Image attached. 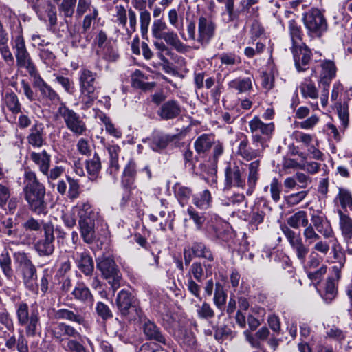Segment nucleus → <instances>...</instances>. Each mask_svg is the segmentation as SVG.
I'll use <instances>...</instances> for the list:
<instances>
[{"label":"nucleus","instance_id":"obj_57","mask_svg":"<svg viewBox=\"0 0 352 352\" xmlns=\"http://www.w3.org/2000/svg\"><path fill=\"white\" fill-rule=\"evenodd\" d=\"M42 98L46 100L47 102L52 104L58 103L60 98L55 90H54L49 85L43 87L39 91Z\"/></svg>","mask_w":352,"mask_h":352},{"label":"nucleus","instance_id":"obj_36","mask_svg":"<svg viewBox=\"0 0 352 352\" xmlns=\"http://www.w3.org/2000/svg\"><path fill=\"white\" fill-rule=\"evenodd\" d=\"M287 225L294 229L300 227L305 228L309 224V219L307 212L304 210H299L290 216L287 219Z\"/></svg>","mask_w":352,"mask_h":352},{"label":"nucleus","instance_id":"obj_43","mask_svg":"<svg viewBox=\"0 0 352 352\" xmlns=\"http://www.w3.org/2000/svg\"><path fill=\"white\" fill-rule=\"evenodd\" d=\"M300 91L303 98L317 99L318 98V91L314 84L311 80H305L300 85Z\"/></svg>","mask_w":352,"mask_h":352},{"label":"nucleus","instance_id":"obj_45","mask_svg":"<svg viewBox=\"0 0 352 352\" xmlns=\"http://www.w3.org/2000/svg\"><path fill=\"white\" fill-rule=\"evenodd\" d=\"M221 204L225 206H232L238 208L243 204L245 208L248 207V201L243 193H234L230 197H226L221 199Z\"/></svg>","mask_w":352,"mask_h":352},{"label":"nucleus","instance_id":"obj_22","mask_svg":"<svg viewBox=\"0 0 352 352\" xmlns=\"http://www.w3.org/2000/svg\"><path fill=\"white\" fill-rule=\"evenodd\" d=\"M28 143L34 148H41L45 142V128L42 123L36 122L27 137Z\"/></svg>","mask_w":352,"mask_h":352},{"label":"nucleus","instance_id":"obj_29","mask_svg":"<svg viewBox=\"0 0 352 352\" xmlns=\"http://www.w3.org/2000/svg\"><path fill=\"white\" fill-rule=\"evenodd\" d=\"M261 162L259 160H256L252 162H250L248 165V189L246 190V195L250 196L252 195L257 182L259 179V167H260Z\"/></svg>","mask_w":352,"mask_h":352},{"label":"nucleus","instance_id":"obj_35","mask_svg":"<svg viewBox=\"0 0 352 352\" xmlns=\"http://www.w3.org/2000/svg\"><path fill=\"white\" fill-rule=\"evenodd\" d=\"M160 39H163L167 45L173 47L178 52H186L187 47L180 41L177 33L172 30H168Z\"/></svg>","mask_w":352,"mask_h":352},{"label":"nucleus","instance_id":"obj_47","mask_svg":"<svg viewBox=\"0 0 352 352\" xmlns=\"http://www.w3.org/2000/svg\"><path fill=\"white\" fill-rule=\"evenodd\" d=\"M170 30L162 18L156 19L151 25L152 36L157 39H160Z\"/></svg>","mask_w":352,"mask_h":352},{"label":"nucleus","instance_id":"obj_26","mask_svg":"<svg viewBox=\"0 0 352 352\" xmlns=\"http://www.w3.org/2000/svg\"><path fill=\"white\" fill-rule=\"evenodd\" d=\"M181 113V108L175 100H168L164 102L158 109L157 115L164 120L177 118Z\"/></svg>","mask_w":352,"mask_h":352},{"label":"nucleus","instance_id":"obj_11","mask_svg":"<svg viewBox=\"0 0 352 352\" xmlns=\"http://www.w3.org/2000/svg\"><path fill=\"white\" fill-rule=\"evenodd\" d=\"M281 230L297 258L300 261V263L304 264L309 253V248L304 244L300 234L296 233L287 226H282Z\"/></svg>","mask_w":352,"mask_h":352},{"label":"nucleus","instance_id":"obj_14","mask_svg":"<svg viewBox=\"0 0 352 352\" xmlns=\"http://www.w3.org/2000/svg\"><path fill=\"white\" fill-rule=\"evenodd\" d=\"M52 338L60 346L67 340L81 338L80 333L72 325L65 322H57L50 329Z\"/></svg>","mask_w":352,"mask_h":352},{"label":"nucleus","instance_id":"obj_55","mask_svg":"<svg viewBox=\"0 0 352 352\" xmlns=\"http://www.w3.org/2000/svg\"><path fill=\"white\" fill-rule=\"evenodd\" d=\"M215 286L213 301L216 307L221 309L226 302L227 294L219 283H217Z\"/></svg>","mask_w":352,"mask_h":352},{"label":"nucleus","instance_id":"obj_18","mask_svg":"<svg viewBox=\"0 0 352 352\" xmlns=\"http://www.w3.org/2000/svg\"><path fill=\"white\" fill-rule=\"evenodd\" d=\"M225 177L226 184L230 187L234 186L243 189L245 186L243 172L235 163L228 164L225 169Z\"/></svg>","mask_w":352,"mask_h":352},{"label":"nucleus","instance_id":"obj_64","mask_svg":"<svg viewBox=\"0 0 352 352\" xmlns=\"http://www.w3.org/2000/svg\"><path fill=\"white\" fill-rule=\"evenodd\" d=\"M337 295V289L333 278H328L325 285V292L323 298L326 302H331Z\"/></svg>","mask_w":352,"mask_h":352},{"label":"nucleus","instance_id":"obj_2","mask_svg":"<svg viewBox=\"0 0 352 352\" xmlns=\"http://www.w3.org/2000/svg\"><path fill=\"white\" fill-rule=\"evenodd\" d=\"M116 304L118 314L124 320L135 321L144 317L139 300L128 290L122 289L118 293Z\"/></svg>","mask_w":352,"mask_h":352},{"label":"nucleus","instance_id":"obj_38","mask_svg":"<svg viewBox=\"0 0 352 352\" xmlns=\"http://www.w3.org/2000/svg\"><path fill=\"white\" fill-rule=\"evenodd\" d=\"M0 268L3 275L12 280L14 276V270L12 267V259L8 250H5L0 254Z\"/></svg>","mask_w":352,"mask_h":352},{"label":"nucleus","instance_id":"obj_6","mask_svg":"<svg viewBox=\"0 0 352 352\" xmlns=\"http://www.w3.org/2000/svg\"><path fill=\"white\" fill-rule=\"evenodd\" d=\"M58 115L63 119L67 128L75 135L80 136L86 133L87 129L84 119L74 110L61 103L58 111Z\"/></svg>","mask_w":352,"mask_h":352},{"label":"nucleus","instance_id":"obj_49","mask_svg":"<svg viewBox=\"0 0 352 352\" xmlns=\"http://www.w3.org/2000/svg\"><path fill=\"white\" fill-rule=\"evenodd\" d=\"M195 307L198 318L210 320L214 317V311L209 303L203 302L201 304L195 305Z\"/></svg>","mask_w":352,"mask_h":352},{"label":"nucleus","instance_id":"obj_13","mask_svg":"<svg viewBox=\"0 0 352 352\" xmlns=\"http://www.w3.org/2000/svg\"><path fill=\"white\" fill-rule=\"evenodd\" d=\"M311 222L314 228L324 239H329V242L334 243L338 242L331 223L325 214L320 212H314L311 214Z\"/></svg>","mask_w":352,"mask_h":352},{"label":"nucleus","instance_id":"obj_62","mask_svg":"<svg viewBox=\"0 0 352 352\" xmlns=\"http://www.w3.org/2000/svg\"><path fill=\"white\" fill-rule=\"evenodd\" d=\"M127 14L128 10H126L124 6L117 5L115 7V14H113L115 21L123 28L126 26Z\"/></svg>","mask_w":352,"mask_h":352},{"label":"nucleus","instance_id":"obj_54","mask_svg":"<svg viewBox=\"0 0 352 352\" xmlns=\"http://www.w3.org/2000/svg\"><path fill=\"white\" fill-rule=\"evenodd\" d=\"M86 168L88 173L92 177H96L99 173L101 169V162L97 153H95L91 159L86 161Z\"/></svg>","mask_w":352,"mask_h":352},{"label":"nucleus","instance_id":"obj_30","mask_svg":"<svg viewBox=\"0 0 352 352\" xmlns=\"http://www.w3.org/2000/svg\"><path fill=\"white\" fill-rule=\"evenodd\" d=\"M136 175V164L133 160H131L124 168L121 179L122 185L124 188H131L135 183Z\"/></svg>","mask_w":352,"mask_h":352},{"label":"nucleus","instance_id":"obj_5","mask_svg":"<svg viewBox=\"0 0 352 352\" xmlns=\"http://www.w3.org/2000/svg\"><path fill=\"white\" fill-rule=\"evenodd\" d=\"M249 127L254 146H260L263 149H265L274 131V123H264L258 117L255 116L249 122Z\"/></svg>","mask_w":352,"mask_h":352},{"label":"nucleus","instance_id":"obj_39","mask_svg":"<svg viewBox=\"0 0 352 352\" xmlns=\"http://www.w3.org/2000/svg\"><path fill=\"white\" fill-rule=\"evenodd\" d=\"M13 258L21 272L35 267L30 255L24 252H15L13 254Z\"/></svg>","mask_w":352,"mask_h":352},{"label":"nucleus","instance_id":"obj_19","mask_svg":"<svg viewBox=\"0 0 352 352\" xmlns=\"http://www.w3.org/2000/svg\"><path fill=\"white\" fill-rule=\"evenodd\" d=\"M140 320L142 322V329L144 335L147 340L155 341L164 345L167 344L166 339L162 333L160 328L158 327L154 322L144 316Z\"/></svg>","mask_w":352,"mask_h":352},{"label":"nucleus","instance_id":"obj_1","mask_svg":"<svg viewBox=\"0 0 352 352\" xmlns=\"http://www.w3.org/2000/svg\"><path fill=\"white\" fill-rule=\"evenodd\" d=\"M217 30L216 23L208 16H201L198 19L197 33H196V25L193 21L187 25L188 37H184L186 41H197L201 46L208 45L214 37Z\"/></svg>","mask_w":352,"mask_h":352},{"label":"nucleus","instance_id":"obj_23","mask_svg":"<svg viewBox=\"0 0 352 352\" xmlns=\"http://www.w3.org/2000/svg\"><path fill=\"white\" fill-rule=\"evenodd\" d=\"M339 217L338 226L343 240L346 243L352 242V218L344 213L341 209H338Z\"/></svg>","mask_w":352,"mask_h":352},{"label":"nucleus","instance_id":"obj_51","mask_svg":"<svg viewBox=\"0 0 352 352\" xmlns=\"http://www.w3.org/2000/svg\"><path fill=\"white\" fill-rule=\"evenodd\" d=\"M174 190L175 197L179 200V204L184 206L190 199L192 190L189 188L183 186L178 184L175 186Z\"/></svg>","mask_w":352,"mask_h":352},{"label":"nucleus","instance_id":"obj_7","mask_svg":"<svg viewBox=\"0 0 352 352\" xmlns=\"http://www.w3.org/2000/svg\"><path fill=\"white\" fill-rule=\"evenodd\" d=\"M96 267L101 272L102 276L108 280L115 292L120 287L121 274L114 260L110 257H99L97 259Z\"/></svg>","mask_w":352,"mask_h":352},{"label":"nucleus","instance_id":"obj_3","mask_svg":"<svg viewBox=\"0 0 352 352\" xmlns=\"http://www.w3.org/2000/svg\"><path fill=\"white\" fill-rule=\"evenodd\" d=\"M18 324L24 327L28 337H34L41 329L40 314L37 309L30 310L28 305L20 302L15 306Z\"/></svg>","mask_w":352,"mask_h":352},{"label":"nucleus","instance_id":"obj_28","mask_svg":"<svg viewBox=\"0 0 352 352\" xmlns=\"http://www.w3.org/2000/svg\"><path fill=\"white\" fill-rule=\"evenodd\" d=\"M30 159L35 164L42 174H47L50 168L51 155L45 150H43L41 152H31Z\"/></svg>","mask_w":352,"mask_h":352},{"label":"nucleus","instance_id":"obj_42","mask_svg":"<svg viewBox=\"0 0 352 352\" xmlns=\"http://www.w3.org/2000/svg\"><path fill=\"white\" fill-rule=\"evenodd\" d=\"M145 79H146V77H145L143 72L139 69H136L131 76L132 85L134 87L143 90H148L154 87V82H146L144 81Z\"/></svg>","mask_w":352,"mask_h":352},{"label":"nucleus","instance_id":"obj_61","mask_svg":"<svg viewBox=\"0 0 352 352\" xmlns=\"http://www.w3.org/2000/svg\"><path fill=\"white\" fill-rule=\"evenodd\" d=\"M307 195V190H302L290 194L285 197V204L289 207L295 206L302 202L306 198Z\"/></svg>","mask_w":352,"mask_h":352},{"label":"nucleus","instance_id":"obj_21","mask_svg":"<svg viewBox=\"0 0 352 352\" xmlns=\"http://www.w3.org/2000/svg\"><path fill=\"white\" fill-rule=\"evenodd\" d=\"M54 316L56 319L67 320L79 325L85 326L87 324L86 313L78 309L73 311L68 309H60L55 312Z\"/></svg>","mask_w":352,"mask_h":352},{"label":"nucleus","instance_id":"obj_63","mask_svg":"<svg viewBox=\"0 0 352 352\" xmlns=\"http://www.w3.org/2000/svg\"><path fill=\"white\" fill-rule=\"evenodd\" d=\"M302 234L305 241L308 244H312L321 238L320 234H319L314 228V226L309 223L305 228Z\"/></svg>","mask_w":352,"mask_h":352},{"label":"nucleus","instance_id":"obj_17","mask_svg":"<svg viewBox=\"0 0 352 352\" xmlns=\"http://www.w3.org/2000/svg\"><path fill=\"white\" fill-rule=\"evenodd\" d=\"M265 149H263L260 146L252 148L250 146L249 140L245 135H243L239 139V143L237 146L236 154L242 159L246 161H251L263 156V153Z\"/></svg>","mask_w":352,"mask_h":352},{"label":"nucleus","instance_id":"obj_48","mask_svg":"<svg viewBox=\"0 0 352 352\" xmlns=\"http://www.w3.org/2000/svg\"><path fill=\"white\" fill-rule=\"evenodd\" d=\"M25 285L30 290L34 291L36 287V267L21 272Z\"/></svg>","mask_w":352,"mask_h":352},{"label":"nucleus","instance_id":"obj_50","mask_svg":"<svg viewBox=\"0 0 352 352\" xmlns=\"http://www.w3.org/2000/svg\"><path fill=\"white\" fill-rule=\"evenodd\" d=\"M289 30L292 41V46L303 44L302 41V31L300 27L296 21L291 20L289 22Z\"/></svg>","mask_w":352,"mask_h":352},{"label":"nucleus","instance_id":"obj_10","mask_svg":"<svg viewBox=\"0 0 352 352\" xmlns=\"http://www.w3.org/2000/svg\"><path fill=\"white\" fill-rule=\"evenodd\" d=\"M12 47L14 50L17 66L19 68L25 69L28 72L33 73L36 66L27 50L24 38L21 33L14 39Z\"/></svg>","mask_w":352,"mask_h":352},{"label":"nucleus","instance_id":"obj_32","mask_svg":"<svg viewBox=\"0 0 352 352\" xmlns=\"http://www.w3.org/2000/svg\"><path fill=\"white\" fill-rule=\"evenodd\" d=\"M334 109L340 122V129L344 131L349 124V105L347 102H336L334 104Z\"/></svg>","mask_w":352,"mask_h":352},{"label":"nucleus","instance_id":"obj_56","mask_svg":"<svg viewBox=\"0 0 352 352\" xmlns=\"http://www.w3.org/2000/svg\"><path fill=\"white\" fill-rule=\"evenodd\" d=\"M94 9H98V8L92 5L91 0H78L76 16L80 18L84 14L91 12V10Z\"/></svg>","mask_w":352,"mask_h":352},{"label":"nucleus","instance_id":"obj_16","mask_svg":"<svg viewBox=\"0 0 352 352\" xmlns=\"http://www.w3.org/2000/svg\"><path fill=\"white\" fill-rule=\"evenodd\" d=\"M292 52L296 68L298 72H303L307 69V66L311 59V51L305 44L292 46Z\"/></svg>","mask_w":352,"mask_h":352},{"label":"nucleus","instance_id":"obj_58","mask_svg":"<svg viewBox=\"0 0 352 352\" xmlns=\"http://www.w3.org/2000/svg\"><path fill=\"white\" fill-rule=\"evenodd\" d=\"M97 53L104 60L109 62L116 61L119 55L116 49L111 45H109L100 50H97Z\"/></svg>","mask_w":352,"mask_h":352},{"label":"nucleus","instance_id":"obj_12","mask_svg":"<svg viewBox=\"0 0 352 352\" xmlns=\"http://www.w3.org/2000/svg\"><path fill=\"white\" fill-rule=\"evenodd\" d=\"M321 72L320 73V83L324 85V89L320 96L321 104L325 107L328 104L329 90L327 87L333 78L336 75V67L335 63L330 60L322 61L320 63Z\"/></svg>","mask_w":352,"mask_h":352},{"label":"nucleus","instance_id":"obj_27","mask_svg":"<svg viewBox=\"0 0 352 352\" xmlns=\"http://www.w3.org/2000/svg\"><path fill=\"white\" fill-rule=\"evenodd\" d=\"M172 140L173 138L170 135L157 132L154 133L144 142L148 143L153 151L158 152L166 148Z\"/></svg>","mask_w":352,"mask_h":352},{"label":"nucleus","instance_id":"obj_40","mask_svg":"<svg viewBox=\"0 0 352 352\" xmlns=\"http://www.w3.org/2000/svg\"><path fill=\"white\" fill-rule=\"evenodd\" d=\"M192 254L195 257L203 258L208 261L214 260L213 254L205 244L201 242H194L190 246Z\"/></svg>","mask_w":352,"mask_h":352},{"label":"nucleus","instance_id":"obj_24","mask_svg":"<svg viewBox=\"0 0 352 352\" xmlns=\"http://www.w3.org/2000/svg\"><path fill=\"white\" fill-rule=\"evenodd\" d=\"M74 258L82 273L87 276L92 274L94 269V261L87 252H77L74 254Z\"/></svg>","mask_w":352,"mask_h":352},{"label":"nucleus","instance_id":"obj_31","mask_svg":"<svg viewBox=\"0 0 352 352\" xmlns=\"http://www.w3.org/2000/svg\"><path fill=\"white\" fill-rule=\"evenodd\" d=\"M80 235L85 243L91 244L96 238L95 221L78 222Z\"/></svg>","mask_w":352,"mask_h":352},{"label":"nucleus","instance_id":"obj_20","mask_svg":"<svg viewBox=\"0 0 352 352\" xmlns=\"http://www.w3.org/2000/svg\"><path fill=\"white\" fill-rule=\"evenodd\" d=\"M79 218L78 222L95 221L98 212L88 201H79L74 208Z\"/></svg>","mask_w":352,"mask_h":352},{"label":"nucleus","instance_id":"obj_9","mask_svg":"<svg viewBox=\"0 0 352 352\" xmlns=\"http://www.w3.org/2000/svg\"><path fill=\"white\" fill-rule=\"evenodd\" d=\"M303 21L309 34L314 36H320L327 30V23L320 10L312 8L306 12Z\"/></svg>","mask_w":352,"mask_h":352},{"label":"nucleus","instance_id":"obj_34","mask_svg":"<svg viewBox=\"0 0 352 352\" xmlns=\"http://www.w3.org/2000/svg\"><path fill=\"white\" fill-rule=\"evenodd\" d=\"M214 143V138L213 135L203 134L195 140L194 146L196 152L201 155L210 151Z\"/></svg>","mask_w":352,"mask_h":352},{"label":"nucleus","instance_id":"obj_44","mask_svg":"<svg viewBox=\"0 0 352 352\" xmlns=\"http://www.w3.org/2000/svg\"><path fill=\"white\" fill-rule=\"evenodd\" d=\"M225 9L229 16V21H239L243 18L245 19V15L239 6L234 8V0H226Z\"/></svg>","mask_w":352,"mask_h":352},{"label":"nucleus","instance_id":"obj_60","mask_svg":"<svg viewBox=\"0 0 352 352\" xmlns=\"http://www.w3.org/2000/svg\"><path fill=\"white\" fill-rule=\"evenodd\" d=\"M187 213L190 219L195 224L197 229L201 230L206 221L204 214L197 212L192 206L188 208Z\"/></svg>","mask_w":352,"mask_h":352},{"label":"nucleus","instance_id":"obj_41","mask_svg":"<svg viewBox=\"0 0 352 352\" xmlns=\"http://www.w3.org/2000/svg\"><path fill=\"white\" fill-rule=\"evenodd\" d=\"M228 87L239 93H245L252 89V79L250 77L237 78L229 82Z\"/></svg>","mask_w":352,"mask_h":352},{"label":"nucleus","instance_id":"obj_8","mask_svg":"<svg viewBox=\"0 0 352 352\" xmlns=\"http://www.w3.org/2000/svg\"><path fill=\"white\" fill-rule=\"evenodd\" d=\"M25 199L32 211L37 214H46L47 204L45 201V188L44 185L24 188Z\"/></svg>","mask_w":352,"mask_h":352},{"label":"nucleus","instance_id":"obj_37","mask_svg":"<svg viewBox=\"0 0 352 352\" xmlns=\"http://www.w3.org/2000/svg\"><path fill=\"white\" fill-rule=\"evenodd\" d=\"M212 197L208 190H204L199 194L195 195L192 197V203L198 208L207 210L211 207Z\"/></svg>","mask_w":352,"mask_h":352},{"label":"nucleus","instance_id":"obj_33","mask_svg":"<svg viewBox=\"0 0 352 352\" xmlns=\"http://www.w3.org/2000/svg\"><path fill=\"white\" fill-rule=\"evenodd\" d=\"M335 203H338L341 207V210L349 208L352 211V193L351 192L343 187L338 188V193L334 199Z\"/></svg>","mask_w":352,"mask_h":352},{"label":"nucleus","instance_id":"obj_59","mask_svg":"<svg viewBox=\"0 0 352 352\" xmlns=\"http://www.w3.org/2000/svg\"><path fill=\"white\" fill-rule=\"evenodd\" d=\"M1 224L5 228V233L10 237H16L18 236V230L16 229V223H14L12 218L2 217L0 219Z\"/></svg>","mask_w":352,"mask_h":352},{"label":"nucleus","instance_id":"obj_4","mask_svg":"<svg viewBox=\"0 0 352 352\" xmlns=\"http://www.w3.org/2000/svg\"><path fill=\"white\" fill-rule=\"evenodd\" d=\"M96 73L87 68L81 69L79 72L80 98L85 109L92 106L94 102L98 98L96 86Z\"/></svg>","mask_w":352,"mask_h":352},{"label":"nucleus","instance_id":"obj_46","mask_svg":"<svg viewBox=\"0 0 352 352\" xmlns=\"http://www.w3.org/2000/svg\"><path fill=\"white\" fill-rule=\"evenodd\" d=\"M3 100L7 108L12 113L16 115L21 112V106L16 94L14 92L6 93Z\"/></svg>","mask_w":352,"mask_h":352},{"label":"nucleus","instance_id":"obj_52","mask_svg":"<svg viewBox=\"0 0 352 352\" xmlns=\"http://www.w3.org/2000/svg\"><path fill=\"white\" fill-rule=\"evenodd\" d=\"M77 0H63L58 6L60 14L65 18H71L75 12V6Z\"/></svg>","mask_w":352,"mask_h":352},{"label":"nucleus","instance_id":"obj_15","mask_svg":"<svg viewBox=\"0 0 352 352\" xmlns=\"http://www.w3.org/2000/svg\"><path fill=\"white\" fill-rule=\"evenodd\" d=\"M44 239L38 240L35 244V250L41 256H50L54 251V226L52 223L43 225Z\"/></svg>","mask_w":352,"mask_h":352},{"label":"nucleus","instance_id":"obj_25","mask_svg":"<svg viewBox=\"0 0 352 352\" xmlns=\"http://www.w3.org/2000/svg\"><path fill=\"white\" fill-rule=\"evenodd\" d=\"M74 298L85 305L92 306L94 298L90 289L84 283H78L72 292Z\"/></svg>","mask_w":352,"mask_h":352},{"label":"nucleus","instance_id":"obj_53","mask_svg":"<svg viewBox=\"0 0 352 352\" xmlns=\"http://www.w3.org/2000/svg\"><path fill=\"white\" fill-rule=\"evenodd\" d=\"M77 339L67 340V342L62 344L63 349L66 352H88L85 346Z\"/></svg>","mask_w":352,"mask_h":352}]
</instances>
